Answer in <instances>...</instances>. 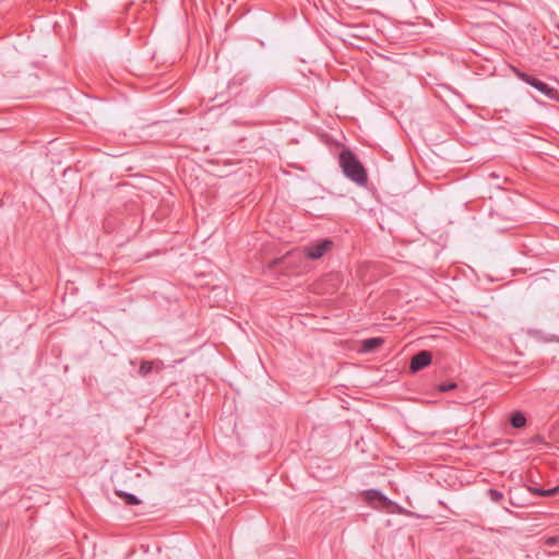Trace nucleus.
Masks as SVG:
<instances>
[{
    "instance_id": "14",
    "label": "nucleus",
    "mask_w": 559,
    "mask_h": 559,
    "mask_svg": "<svg viewBox=\"0 0 559 559\" xmlns=\"http://www.w3.org/2000/svg\"><path fill=\"white\" fill-rule=\"evenodd\" d=\"M528 490L535 495H538V491H544L545 489H539L535 487H528Z\"/></svg>"
},
{
    "instance_id": "5",
    "label": "nucleus",
    "mask_w": 559,
    "mask_h": 559,
    "mask_svg": "<svg viewBox=\"0 0 559 559\" xmlns=\"http://www.w3.org/2000/svg\"><path fill=\"white\" fill-rule=\"evenodd\" d=\"M432 356L428 350H421L414 355L411 360L409 369L413 373L424 369L431 362Z\"/></svg>"
},
{
    "instance_id": "3",
    "label": "nucleus",
    "mask_w": 559,
    "mask_h": 559,
    "mask_svg": "<svg viewBox=\"0 0 559 559\" xmlns=\"http://www.w3.org/2000/svg\"><path fill=\"white\" fill-rule=\"evenodd\" d=\"M333 247V241L330 239H320L302 248L305 255L310 260L322 258Z\"/></svg>"
},
{
    "instance_id": "8",
    "label": "nucleus",
    "mask_w": 559,
    "mask_h": 559,
    "mask_svg": "<svg viewBox=\"0 0 559 559\" xmlns=\"http://www.w3.org/2000/svg\"><path fill=\"white\" fill-rule=\"evenodd\" d=\"M510 424L513 428H523L526 425V417L522 412L516 411L511 414Z\"/></svg>"
},
{
    "instance_id": "7",
    "label": "nucleus",
    "mask_w": 559,
    "mask_h": 559,
    "mask_svg": "<svg viewBox=\"0 0 559 559\" xmlns=\"http://www.w3.org/2000/svg\"><path fill=\"white\" fill-rule=\"evenodd\" d=\"M383 343V338L381 337H371L367 338L362 342V350L366 353L373 352L376 348H378Z\"/></svg>"
},
{
    "instance_id": "4",
    "label": "nucleus",
    "mask_w": 559,
    "mask_h": 559,
    "mask_svg": "<svg viewBox=\"0 0 559 559\" xmlns=\"http://www.w3.org/2000/svg\"><path fill=\"white\" fill-rule=\"evenodd\" d=\"M364 497L365 500L376 509L390 510L394 506L393 501L376 489L366 490Z\"/></svg>"
},
{
    "instance_id": "13",
    "label": "nucleus",
    "mask_w": 559,
    "mask_h": 559,
    "mask_svg": "<svg viewBox=\"0 0 559 559\" xmlns=\"http://www.w3.org/2000/svg\"><path fill=\"white\" fill-rule=\"evenodd\" d=\"M557 492H559V487H555V488L547 489L544 491H538V496L550 497V496H555Z\"/></svg>"
},
{
    "instance_id": "11",
    "label": "nucleus",
    "mask_w": 559,
    "mask_h": 559,
    "mask_svg": "<svg viewBox=\"0 0 559 559\" xmlns=\"http://www.w3.org/2000/svg\"><path fill=\"white\" fill-rule=\"evenodd\" d=\"M544 544L548 547H555V546L559 545V537H557V536L547 537V538H545Z\"/></svg>"
},
{
    "instance_id": "6",
    "label": "nucleus",
    "mask_w": 559,
    "mask_h": 559,
    "mask_svg": "<svg viewBox=\"0 0 559 559\" xmlns=\"http://www.w3.org/2000/svg\"><path fill=\"white\" fill-rule=\"evenodd\" d=\"M158 369L160 370L162 369V361H156V362H151V361H142L140 368H139V373L140 376L142 377H145L147 376L148 373H151L153 371V369Z\"/></svg>"
},
{
    "instance_id": "12",
    "label": "nucleus",
    "mask_w": 559,
    "mask_h": 559,
    "mask_svg": "<svg viewBox=\"0 0 559 559\" xmlns=\"http://www.w3.org/2000/svg\"><path fill=\"white\" fill-rule=\"evenodd\" d=\"M456 388V383L454 382H447L439 385V390L441 392H448Z\"/></svg>"
},
{
    "instance_id": "1",
    "label": "nucleus",
    "mask_w": 559,
    "mask_h": 559,
    "mask_svg": "<svg viewBox=\"0 0 559 559\" xmlns=\"http://www.w3.org/2000/svg\"><path fill=\"white\" fill-rule=\"evenodd\" d=\"M340 166L347 178L359 186L367 183L368 177L357 156L349 150L340 153Z\"/></svg>"
},
{
    "instance_id": "2",
    "label": "nucleus",
    "mask_w": 559,
    "mask_h": 559,
    "mask_svg": "<svg viewBox=\"0 0 559 559\" xmlns=\"http://www.w3.org/2000/svg\"><path fill=\"white\" fill-rule=\"evenodd\" d=\"M516 76L521 79L523 82L530 84L531 86L539 91L549 99L559 102V92L556 88L550 87L545 82L521 71H516Z\"/></svg>"
},
{
    "instance_id": "9",
    "label": "nucleus",
    "mask_w": 559,
    "mask_h": 559,
    "mask_svg": "<svg viewBox=\"0 0 559 559\" xmlns=\"http://www.w3.org/2000/svg\"><path fill=\"white\" fill-rule=\"evenodd\" d=\"M116 493L119 497L123 498L126 503L129 504V506H135V504L140 503V500L138 499V497L132 495V493H127V492H123V491H117Z\"/></svg>"
},
{
    "instance_id": "10",
    "label": "nucleus",
    "mask_w": 559,
    "mask_h": 559,
    "mask_svg": "<svg viewBox=\"0 0 559 559\" xmlns=\"http://www.w3.org/2000/svg\"><path fill=\"white\" fill-rule=\"evenodd\" d=\"M487 493H488L490 500L493 502H500L503 498V493L496 489H488Z\"/></svg>"
}]
</instances>
